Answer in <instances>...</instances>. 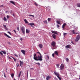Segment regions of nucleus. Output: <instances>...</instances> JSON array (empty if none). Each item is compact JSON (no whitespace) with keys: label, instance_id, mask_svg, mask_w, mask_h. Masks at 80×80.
I'll list each match as a JSON object with an SVG mask.
<instances>
[{"label":"nucleus","instance_id":"nucleus-1","mask_svg":"<svg viewBox=\"0 0 80 80\" xmlns=\"http://www.w3.org/2000/svg\"><path fill=\"white\" fill-rule=\"evenodd\" d=\"M37 56V54H36L34 55L33 58L34 60H36V61H42L41 59L38 58V56Z\"/></svg>","mask_w":80,"mask_h":80},{"label":"nucleus","instance_id":"nucleus-2","mask_svg":"<svg viewBox=\"0 0 80 80\" xmlns=\"http://www.w3.org/2000/svg\"><path fill=\"white\" fill-rule=\"evenodd\" d=\"M21 29L22 33L23 34H24V33H25V27H24V26H22Z\"/></svg>","mask_w":80,"mask_h":80},{"label":"nucleus","instance_id":"nucleus-3","mask_svg":"<svg viewBox=\"0 0 80 80\" xmlns=\"http://www.w3.org/2000/svg\"><path fill=\"white\" fill-rule=\"evenodd\" d=\"M80 35H78L77 36L76 38L75 39V42H78L79 40H80Z\"/></svg>","mask_w":80,"mask_h":80},{"label":"nucleus","instance_id":"nucleus-4","mask_svg":"<svg viewBox=\"0 0 80 80\" xmlns=\"http://www.w3.org/2000/svg\"><path fill=\"white\" fill-rule=\"evenodd\" d=\"M37 53H39V54L40 55V56L39 55L38 56V58H40V59H41V61H42V60H43V59H42V54H41V53H40V52H38Z\"/></svg>","mask_w":80,"mask_h":80},{"label":"nucleus","instance_id":"nucleus-5","mask_svg":"<svg viewBox=\"0 0 80 80\" xmlns=\"http://www.w3.org/2000/svg\"><path fill=\"white\" fill-rule=\"evenodd\" d=\"M64 65H63V64H62L60 67V69L61 70H62L64 69Z\"/></svg>","mask_w":80,"mask_h":80},{"label":"nucleus","instance_id":"nucleus-6","mask_svg":"<svg viewBox=\"0 0 80 80\" xmlns=\"http://www.w3.org/2000/svg\"><path fill=\"white\" fill-rule=\"evenodd\" d=\"M56 44V43L54 41H53L51 43V45H52L53 47H55Z\"/></svg>","mask_w":80,"mask_h":80},{"label":"nucleus","instance_id":"nucleus-7","mask_svg":"<svg viewBox=\"0 0 80 80\" xmlns=\"http://www.w3.org/2000/svg\"><path fill=\"white\" fill-rule=\"evenodd\" d=\"M54 73L55 75H56V76H57V77H58V76H59L60 75V74H59V73L56 72V71H54Z\"/></svg>","mask_w":80,"mask_h":80},{"label":"nucleus","instance_id":"nucleus-8","mask_svg":"<svg viewBox=\"0 0 80 80\" xmlns=\"http://www.w3.org/2000/svg\"><path fill=\"white\" fill-rule=\"evenodd\" d=\"M71 48V45H68L65 46L66 48Z\"/></svg>","mask_w":80,"mask_h":80},{"label":"nucleus","instance_id":"nucleus-9","mask_svg":"<svg viewBox=\"0 0 80 80\" xmlns=\"http://www.w3.org/2000/svg\"><path fill=\"white\" fill-rule=\"evenodd\" d=\"M51 32H52V33H54V34H55L56 35H57V34H58L57 32H56V31H55L51 30Z\"/></svg>","mask_w":80,"mask_h":80},{"label":"nucleus","instance_id":"nucleus-10","mask_svg":"<svg viewBox=\"0 0 80 80\" xmlns=\"http://www.w3.org/2000/svg\"><path fill=\"white\" fill-rule=\"evenodd\" d=\"M4 34L6 36V37H8V38H11V37H10L9 36H8V35H7L6 33H4Z\"/></svg>","mask_w":80,"mask_h":80},{"label":"nucleus","instance_id":"nucleus-11","mask_svg":"<svg viewBox=\"0 0 80 80\" xmlns=\"http://www.w3.org/2000/svg\"><path fill=\"white\" fill-rule=\"evenodd\" d=\"M19 62H20L21 67H22V65H23V62L21 61L20 60L19 61Z\"/></svg>","mask_w":80,"mask_h":80},{"label":"nucleus","instance_id":"nucleus-12","mask_svg":"<svg viewBox=\"0 0 80 80\" xmlns=\"http://www.w3.org/2000/svg\"><path fill=\"white\" fill-rule=\"evenodd\" d=\"M30 32V30L27 29L26 30V33H29Z\"/></svg>","mask_w":80,"mask_h":80},{"label":"nucleus","instance_id":"nucleus-13","mask_svg":"<svg viewBox=\"0 0 80 80\" xmlns=\"http://www.w3.org/2000/svg\"><path fill=\"white\" fill-rule=\"evenodd\" d=\"M21 52L24 55H25V52L26 51L23 50H21Z\"/></svg>","mask_w":80,"mask_h":80},{"label":"nucleus","instance_id":"nucleus-14","mask_svg":"<svg viewBox=\"0 0 80 80\" xmlns=\"http://www.w3.org/2000/svg\"><path fill=\"white\" fill-rule=\"evenodd\" d=\"M28 25H31V26H32L33 25H34V23H29L28 24Z\"/></svg>","mask_w":80,"mask_h":80},{"label":"nucleus","instance_id":"nucleus-15","mask_svg":"<svg viewBox=\"0 0 80 80\" xmlns=\"http://www.w3.org/2000/svg\"><path fill=\"white\" fill-rule=\"evenodd\" d=\"M38 46L40 48H43V45L42 44H39Z\"/></svg>","mask_w":80,"mask_h":80},{"label":"nucleus","instance_id":"nucleus-16","mask_svg":"<svg viewBox=\"0 0 80 80\" xmlns=\"http://www.w3.org/2000/svg\"><path fill=\"white\" fill-rule=\"evenodd\" d=\"M54 54L56 55L57 56H58V52L57 51H55L54 52Z\"/></svg>","mask_w":80,"mask_h":80},{"label":"nucleus","instance_id":"nucleus-17","mask_svg":"<svg viewBox=\"0 0 80 80\" xmlns=\"http://www.w3.org/2000/svg\"><path fill=\"white\" fill-rule=\"evenodd\" d=\"M66 25H67V24L66 23H64L62 26V28H65V27Z\"/></svg>","mask_w":80,"mask_h":80},{"label":"nucleus","instance_id":"nucleus-18","mask_svg":"<svg viewBox=\"0 0 80 80\" xmlns=\"http://www.w3.org/2000/svg\"><path fill=\"white\" fill-rule=\"evenodd\" d=\"M52 36L53 38H54V39H55V38L56 37V35L55 34H53L52 35Z\"/></svg>","mask_w":80,"mask_h":80},{"label":"nucleus","instance_id":"nucleus-19","mask_svg":"<svg viewBox=\"0 0 80 80\" xmlns=\"http://www.w3.org/2000/svg\"><path fill=\"white\" fill-rule=\"evenodd\" d=\"M50 78H51V77L49 76H48L46 78V79L47 80H48L49 79H50Z\"/></svg>","mask_w":80,"mask_h":80},{"label":"nucleus","instance_id":"nucleus-20","mask_svg":"<svg viewBox=\"0 0 80 80\" xmlns=\"http://www.w3.org/2000/svg\"><path fill=\"white\" fill-rule=\"evenodd\" d=\"M56 22L59 25H61V23H60V21H57Z\"/></svg>","mask_w":80,"mask_h":80},{"label":"nucleus","instance_id":"nucleus-21","mask_svg":"<svg viewBox=\"0 0 80 80\" xmlns=\"http://www.w3.org/2000/svg\"><path fill=\"white\" fill-rule=\"evenodd\" d=\"M43 22H44L45 24H47V23H48V22H47V20L43 21Z\"/></svg>","mask_w":80,"mask_h":80},{"label":"nucleus","instance_id":"nucleus-22","mask_svg":"<svg viewBox=\"0 0 80 80\" xmlns=\"http://www.w3.org/2000/svg\"><path fill=\"white\" fill-rule=\"evenodd\" d=\"M24 21L25 22V23H28V21H27V19H25L24 20Z\"/></svg>","mask_w":80,"mask_h":80},{"label":"nucleus","instance_id":"nucleus-23","mask_svg":"<svg viewBox=\"0 0 80 80\" xmlns=\"http://www.w3.org/2000/svg\"><path fill=\"white\" fill-rule=\"evenodd\" d=\"M10 3H12V4H13V5H15V2H14L13 1H10Z\"/></svg>","mask_w":80,"mask_h":80},{"label":"nucleus","instance_id":"nucleus-24","mask_svg":"<svg viewBox=\"0 0 80 80\" xmlns=\"http://www.w3.org/2000/svg\"><path fill=\"white\" fill-rule=\"evenodd\" d=\"M21 73H22V71H20V73L18 76V77H20V76H21Z\"/></svg>","mask_w":80,"mask_h":80},{"label":"nucleus","instance_id":"nucleus-25","mask_svg":"<svg viewBox=\"0 0 80 80\" xmlns=\"http://www.w3.org/2000/svg\"><path fill=\"white\" fill-rule=\"evenodd\" d=\"M77 7H80V3H78L77 5Z\"/></svg>","mask_w":80,"mask_h":80},{"label":"nucleus","instance_id":"nucleus-26","mask_svg":"<svg viewBox=\"0 0 80 80\" xmlns=\"http://www.w3.org/2000/svg\"><path fill=\"white\" fill-rule=\"evenodd\" d=\"M57 68H59V66H60V64H56Z\"/></svg>","mask_w":80,"mask_h":80},{"label":"nucleus","instance_id":"nucleus-27","mask_svg":"<svg viewBox=\"0 0 80 80\" xmlns=\"http://www.w3.org/2000/svg\"><path fill=\"white\" fill-rule=\"evenodd\" d=\"M3 27H4V28L6 29V30H7V26L5 25H3Z\"/></svg>","mask_w":80,"mask_h":80},{"label":"nucleus","instance_id":"nucleus-28","mask_svg":"<svg viewBox=\"0 0 80 80\" xmlns=\"http://www.w3.org/2000/svg\"><path fill=\"white\" fill-rule=\"evenodd\" d=\"M11 57L13 59L14 61L15 62H16V61H17V59H16L15 58H13V57Z\"/></svg>","mask_w":80,"mask_h":80},{"label":"nucleus","instance_id":"nucleus-29","mask_svg":"<svg viewBox=\"0 0 80 80\" xmlns=\"http://www.w3.org/2000/svg\"><path fill=\"white\" fill-rule=\"evenodd\" d=\"M11 76L13 78V77H14V74L13 73H12L11 74Z\"/></svg>","mask_w":80,"mask_h":80},{"label":"nucleus","instance_id":"nucleus-30","mask_svg":"<svg viewBox=\"0 0 80 80\" xmlns=\"http://www.w3.org/2000/svg\"><path fill=\"white\" fill-rule=\"evenodd\" d=\"M2 53H3L4 54H5V55H6V54H7V52H6L5 51H2Z\"/></svg>","mask_w":80,"mask_h":80},{"label":"nucleus","instance_id":"nucleus-31","mask_svg":"<svg viewBox=\"0 0 80 80\" xmlns=\"http://www.w3.org/2000/svg\"><path fill=\"white\" fill-rule=\"evenodd\" d=\"M59 76L60 75L58 76L57 77L58 78H59V80H62V78H60Z\"/></svg>","mask_w":80,"mask_h":80},{"label":"nucleus","instance_id":"nucleus-32","mask_svg":"<svg viewBox=\"0 0 80 80\" xmlns=\"http://www.w3.org/2000/svg\"><path fill=\"white\" fill-rule=\"evenodd\" d=\"M35 64H37V65H39V66H40V63L39 62H38V63L35 62Z\"/></svg>","mask_w":80,"mask_h":80},{"label":"nucleus","instance_id":"nucleus-33","mask_svg":"<svg viewBox=\"0 0 80 80\" xmlns=\"http://www.w3.org/2000/svg\"><path fill=\"white\" fill-rule=\"evenodd\" d=\"M48 22H50L51 21V18H48Z\"/></svg>","mask_w":80,"mask_h":80},{"label":"nucleus","instance_id":"nucleus-34","mask_svg":"<svg viewBox=\"0 0 80 80\" xmlns=\"http://www.w3.org/2000/svg\"><path fill=\"white\" fill-rule=\"evenodd\" d=\"M3 20H4V21H7V19H6V18H5V17H4V18H3Z\"/></svg>","mask_w":80,"mask_h":80},{"label":"nucleus","instance_id":"nucleus-35","mask_svg":"<svg viewBox=\"0 0 80 80\" xmlns=\"http://www.w3.org/2000/svg\"><path fill=\"white\" fill-rule=\"evenodd\" d=\"M66 61L67 62H69V59L68 58H66Z\"/></svg>","mask_w":80,"mask_h":80},{"label":"nucleus","instance_id":"nucleus-36","mask_svg":"<svg viewBox=\"0 0 80 80\" xmlns=\"http://www.w3.org/2000/svg\"><path fill=\"white\" fill-rule=\"evenodd\" d=\"M14 56H15V57H18V55L16 54H14Z\"/></svg>","mask_w":80,"mask_h":80},{"label":"nucleus","instance_id":"nucleus-37","mask_svg":"<svg viewBox=\"0 0 80 80\" xmlns=\"http://www.w3.org/2000/svg\"><path fill=\"white\" fill-rule=\"evenodd\" d=\"M72 33H73V34H75V30H72Z\"/></svg>","mask_w":80,"mask_h":80},{"label":"nucleus","instance_id":"nucleus-38","mask_svg":"<svg viewBox=\"0 0 80 80\" xmlns=\"http://www.w3.org/2000/svg\"><path fill=\"white\" fill-rule=\"evenodd\" d=\"M35 5L36 6H38V3H34Z\"/></svg>","mask_w":80,"mask_h":80},{"label":"nucleus","instance_id":"nucleus-39","mask_svg":"<svg viewBox=\"0 0 80 80\" xmlns=\"http://www.w3.org/2000/svg\"><path fill=\"white\" fill-rule=\"evenodd\" d=\"M29 16H31V17H33V18H34V16L33 15H31V14H30L29 15Z\"/></svg>","mask_w":80,"mask_h":80},{"label":"nucleus","instance_id":"nucleus-40","mask_svg":"<svg viewBox=\"0 0 80 80\" xmlns=\"http://www.w3.org/2000/svg\"><path fill=\"white\" fill-rule=\"evenodd\" d=\"M57 28H60V26L58 24L57 25Z\"/></svg>","mask_w":80,"mask_h":80},{"label":"nucleus","instance_id":"nucleus-41","mask_svg":"<svg viewBox=\"0 0 80 80\" xmlns=\"http://www.w3.org/2000/svg\"><path fill=\"white\" fill-rule=\"evenodd\" d=\"M67 33H63V35L64 36H65V35H67Z\"/></svg>","mask_w":80,"mask_h":80},{"label":"nucleus","instance_id":"nucleus-42","mask_svg":"<svg viewBox=\"0 0 80 80\" xmlns=\"http://www.w3.org/2000/svg\"><path fill=\"white\" fill-rule=\"evenodd\" d=\"M17 30H18V31H19V27H18L17 28Z\"/></svg>","mask_w":80,"mask_h":80},{"label":"nucleus","instance_id":"nucleus-43","mask_svg":"<svg viewBox=\"0 0 80 80\" xmlns=\"http://www.w3.org/2000/svg\"><path fill=\"white\" fill-rule=\"evenodd\" d=\"M54 53H52V57H54Z\"/></svg>","mask_w":80,"mask_h":80},{"label":"nucleus","instance_id":"nucleus-44","mask_svg":"<svg viewBox=\"0 0 80 80\" xmlns=\"http://www.w3.org/2000/svg\"><path fill=\"white\" fill-rule=\"evenodd\" d=\"M7 32L8 33H9V34H10V35H11V33H10V32Z\"/></svg>","mask_w":80,"mask_h":80},{"label":"nucleus","instance_id":"nucleus-45","mask_svg":"<svg viewBox=\"0 0 80 80\" xmlns=\"http://www.w3.org/2000/svg\"><path fill=\"white\" fill-rule=\"evenodd\" d=\"M9 17H10V16H8V15L7 16V18H9Z\"/></svg>","mask_w":80,"mask_h":80},{"label":"nucleus","instance_id":"nucleus-46","mask_svg":"<svg viewBox=\"0 0 80 80\" xmlns=\"http://www.w3.org/2000/svg\"><path fill=\"white\" fill-rule=\"evenodd\" d=\"M14 32L16 34H17V32L15 31V30H13Z\"/></svg>","mask_w":80,"mask_h":80},{"label":"nucleus","instance_id":"nucleus-47","mask_svg":"<svg viewBox=\"0 0 80 80\" xmlns=\"http://www.w3.org/2000/svg\"><path fill=\"white\" fill-rule=\"evenodd\" d=\"M0 7H3V5H1Z\"/></svg>","mask_w":80,"mask_h":80},{"label":"nucleus","instance_id":"nucleus-48","mask_svg":"<svg viewBox=\"0 0 80 80\" xmlns=\"http://www.w3.org/2000/svg\"><path fill=\"white\" fill-rule=\"evenodd\" d=\"M4 77H5V78H6V75H5V74H4Z\"/></svg>","mask_w":80,"mask_h":80},{"label":"nucleus","instance_id":"nucleus-49","mask_svg":"<svg viewBox=\"0 0 80 80\" xmlns=\"http://www.w3.org/2000/svg\"><path fill=\"white\" fill-rule=\"evenodd\" d=\"M8 44H9V45H10L11 43H10V42H8Z\"/></svg>","mask_w":80,"mask_h":80},{"label":"nucleus","instance_id":"nucleus-50","mask_svg":"<svg viewBox=\"0 0 80 80\" xmlns=\"http://www.w3.org/2000/svg\"><path fill=\"white\" fill-rule=\"evenodd\" d=\"M1 55L2 56L3 55V53H2V52H1Z\"/></svg>","mask_w":80,"mask_h":80},{"label":"nucleus","instance_id":"nucleus-51","mask_svg":"<svg viewBox=\"0 0 80 80\" xmlns=\"http://www.w3.org/2000/svg\"><path fill=\"white\" fill-rule=\"evenodd\" d=\"M8 58H9V59H12V58H11L10 57H8Z\"/></svg>","mask_w":80,"mask_h":80},{"label":"nucleus","instance_id":"nucleus-52","mask_svg":"<svg viewBox=\"0 0 80 80\" xmlns=\"http://www.w3.org/2000/svg\"><path fill=\"white\" fill-rule=\"evenodd\" d=\"M71 43H72V44H74V43H73V42L72 41L71 42Z\"/></svg>","mask_w":80,"mask_h":80},{"label":"nucleus","instance_id":"nucleus-53","mask_svg":"<svg viewBox=\"0 0 80 80\" xmlns=\"http://www.w3.org/2000/svg\"><path fill=\"white\" fill-rule=\"evenodd\" d=\"M47 58H48V59H49V56H47Z\"/></svg>","mask_w":80,"mask_h":80},{"label":"nucleus","instance_id":"nucleus-54","mask_svg":"<svg viewBox=\"0 0 80 80\" xmlns=\"http://www.w3.org/2000/svg\"><path fill=\"white\" fill-rule=\"evenodd\" d=\"M52 50H54V49H55V48H52Z\"/></svg>","mask_w":80,"mask_h":80},{"label":"nucleus","instance_id":"nucleus-55","mask_svg":"<svg viewBox=\"0 0 80 80\" xmlns=\"http://www.w3.org/2000/svg\"><path fill=\"white\" fill-rule=\"evenodd\" d=\"M28 72H27V75H28Z\"/></svg>","mask_w":80,"mask_h":80},{"label":"nucleus","instance_id":"nucleus-56","mask_svg":"<svg viewBox=\"0 0 80 80\" xmlns=\"http://www.w3.org/2000/svg\"><path fill=\"white\" fill-rule=\"evenodd\" d=\"M75 34H78V33L77 32L75 33Z\"/></svg>","mask_w":80,"mask_h":80},{"label":"nucleus","instance_id":"nucleus-57","mask_svg":"<svg viewBox=\"0 0 80 80\" xmlns=\"http://www.w3.org/2000/svg\"><path fill=\"white\" fill-rule=\"evenodd\" d=\"M55 80H58V79L57 78L56 79H55Z\"/></svg>","mask_w":80,"mask_h":80},{"label":"nucleus","instance_id":"nucleus-58","mask_svg":"<svg viewBox=\"0 0 80 80\" xmlns=\"http://www.w3.org/2000/svg\"><path fill=\"white\" fill-rule=\"evenodd\" d=\"M20 40H21L22 41V38H21V39H20Z\"/></svg>","mask_w":80,"mask_h":80},{"label":"nucleus","instance_id":"nucleus-59","mask_svg":"<svg viewBox=\"0 0 80 80\" xmlns=\"http://www.w3.org/2000/svg\"><path fill=\"white\" fill-rule=\"evenodd\" d=\"M2 52H0V54H1V53Z\"/></svg>","mask_w":80,"mask_h":80},{"label":"nucleus","instance_id":"nucleus-60","mask_svg":"<svg viewBox=\"0 0 80 80\" xmlns=\"http://www.w3.org/2000/svg\"><path fill=\"white\" fill-rule=\"evenodd\" d=\"M32 27H33V28H34V27L33 26H32Z\"/></svg>","mask_w":80,"mask_h":80},{"label":"nucleus","instance_id":"nucleus-61","mask_svg":"<svg viewBox=\"0 0 80 80\" xmlns=\"http://www.w3.org/2000/svg\"><path fill=\"white\" fill-rule=\"evenodd\" d=\"M19 65L18 64V66Z\"/></svg>","mask_w":80,"mask_h":80},{"label":"nucleus","instance_id":"nucleus-62","mask_svg":"<svg viewBox=\"0 0 80 80\" xmlns=\"http://www.w3.org/2000/svg\"><path fill=\"white\" fill-rule=\"evenodd\" d=\"M14 80H16V79H14Z\"/></svg>","mask_w":80,"mask_h":80},{"label":"nucleus","instance_id":"nucleus-63","mask_svg":"<svg viewBox=\"0 0 80 80\" xmlns=\"http://www.w3.org/2000/svg\"><path fill=\"white\" fill-rule=\"evenodd\" d=\"M79 80H80V77L79 78Z\"/></svg>","mask_w":80,"mask_h":80},{"label":"nucleus","instance_id":"nucleus-64","mask_svg":"<svg viewBox=\"0 0 80 80\" xmlns=\"http://www.w3.org/2000/svg\"><path fill=\"white\" fill-rule=\"evenodd\" d=\"M6 70H7V69H6Z\"/></svg>","mask_w":80,"mask_h":80}]
</instances>
